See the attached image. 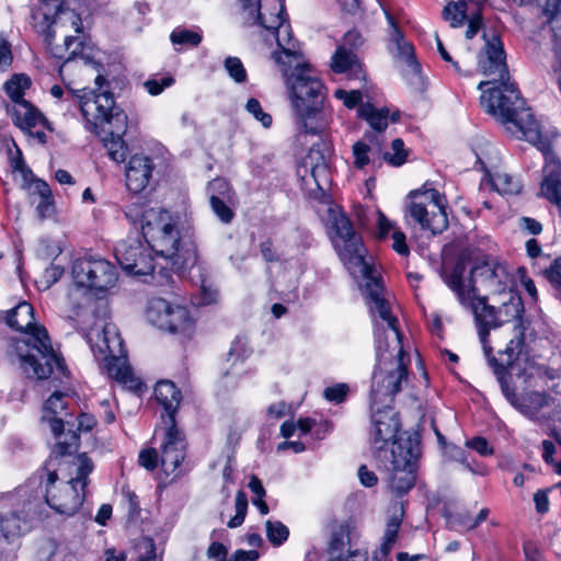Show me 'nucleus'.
<instances>
[{
  "label": "nucleus",
  "instance_id": "1",
  "mask_svg": "<svg viewBox=\"0 0 561 561\" xmlns=\"http://www.w3.org/2000/svg\"><path fill=\"white\" fill-rule=\"evenodd\" d=\"M273 59L282 67L286 78L298 138L302 135H322L330 125V115L324 107L327 89L321 79L310 65L302 62L299 47L296 58L275 51Z\"/></svg>",
  "mask_w": 561,
  "mask_h": 561
},
{
  "label": "nucleus",
  "instance_id": "2",
  "mask_svg": "<svg viewBox=\"0 0 561 561\" xmlns=\"http://www.w3.org/2000/svg\"><path fill=\"white\" fill-rule=\"evenodd\" d=\"M7 324L30 334L16 340L13 345L14 354L26 373L32 371L37 379H47L54 369L67 375L64 358L55 353L47 330L35 323L34 309L28 302L23 301L11 309L7 316Z\"/></svg>",
  "mask_w": 561,
  "mask_h": 561
},
{
  "label": "nucleus",
  "instance_id": "3",
  "mask_svg": "<svg viewBox=\"0 0 561 561\" xmlns=\"http://www.w3.org/2000/svg\"><path fill=\"white\" fill-rule=\"evenodd\" d=\"M69 100L79 105L87 129L100 137L108 157L115 162H124L128 153L123 139L127 130V115L116 106L113 94L108 91L71 90Z\"/></svg>",
  "mask_w": 561,
  "mask_h": 561
},
{
  "label": "nucleus",
  "instance_id": "4",
  "mask_svg": "<svg viewBox=\"0 0 561 561\" xmlns=\"http://www.w3.org/2000/svg\"><path fill=\"white\" fill-rule=\"evenodd\" d=\"M370 306L369 312L376 313L387 321L389 328L396 335L397 358L388 360L382 352L380 339L377 345V364L371 377L370 404L389 408L392 405L394 396L401 391L402 383L408 380V365L404 357L408 356L401 344V332L398 325V319L391 312L389 301L379 296V287L370 285Z\"/></svg>",
  "mask_w": 561,
  "mask_h": 561
},
{
  "label": "nucleus",
  "instance_id": "5",
  "mask_svg": "<svg viewBox=\"0 0 561 561\" xmlns=\"http://www.w3.org/2000/svg\"><path fill=\"white\" fill-rule=\"evenodd\" d=\"M480 102L485 112L505 125L512 124L515 131L520 133L528 142L543 146L539 123L534 118L530 108L525 107L524 99L510 79L500 80L484 90Z\"/></svg>",
  "mask_w": 561,
  "mask_h": 561
},
{
  "label": "nucleus",
  "instance_id": "6",
  "mask_svg": "<svg viewBox=\"0 0 561 561\" xmlns=\"http://www.w3.org/2000/svg\"><path fill=\"white\" fill-rule=\"evenodd\" d=\"M328 233L332 241L334 250L337 252L341 261L351 274H359L366 280L365 298L367 306H370V285L379 287V296L385 297L381 278L376 275V271L365 261V248L360 236L354 230V227L345 213L330 208L328 211Z\"/></svg>",
  "mask_w": 561,
  "mask_h": 561
},
{
  "label": "nucleus",
  "instance_id": "7",
  "mask_svg": "<svg viewBox=\"0 0 561 561\" xmlns=\"http://www.w3.org/2000/svg\"><path fill=\"white\" fill-rule=\"evenodd\" d=\"M49 463L50 461L45 465L41 472V486L44 489L45 502L56 513L72 516L84 501L93 462L87 454L78 455L75 459L76 477L65 483H58V474L56 470L48 468Z\"/></svg>",
  "mask_w": 561,
  "mask_h": 561
},
{
  "label": "nucleus",
  "instance_id": "8",
  "mask_svg": "<svg viewBox=\"0 0 561 561\" xmlns=\"http://www.w3.org/2000/svg\"><path fill=\"white\" fill-rule=\"evenodd\" d=\"M421 456L420 442L409 436L393 444L389 457L378 460L379 468L387 472L390 489L397 496L408 493L415 484L416 466Z\"/></svg>",
  "mask_w": 561,
  "mask_h": 561
},
{
  "label": "nucleus",
  "instance_id": "9",
  "mask_svg": "<svg viewBox=\"0 0 561 561\" xmlns=\"http://www.w3.org/2000/svg\"><path fill=\"white\" fill-rule=\"evenodd\" d=\"M96 346L103 355V369L108 377L118 381L134 392L141 391L144 383L134 376L124 351V342L112 323L102 325L101 334L98 333Z\"/></svg>",
  "mask_w": 561,
  "mask_h": 561
},
{
  "label": "nucleus",
  "instance_id": "10",
  "mask_svg": "<svg viewBox=\"0 0 561 561\" xmlns=\"http://www.w3.org/2000/svg\"><path fill=\"white\" fill-rule=\"evenodd\" d=\"M465 263L458 262L450 272L444 271L442 276L446 285L457 295L459 302L470 307L478 332L485 331L490 333L491 330L501 327L497 308L488 305L486 297H479L477 295L478 288H474L473 285L469 289L465 288Z\"/></svg>",
  "mask_w": 561,
  "mask_h": 561
},
{
  "label": "nucleus",
  "instance_id": "11",
  "mask_svg": "<svg viewBox=\"0 0 561 561\" xmlns=\"http://www.w3.org/2000/svg\"><path fill=\"white\" fill-rule=\"evenodd\" d=\"M409 197L411 203L408 214L423 230L437 234L448 228L445 196L436 188L424 185L421 190L410 192Z\"/></svg>",
  "mask_w": 561,
  "mask_h": 561
},
{
  "label": "nucleus",
  "instance_id": "12",
  "mask_svg": "<svg viewBox=\"0 0 561 561\" xmlns=\"http://www.w3.org/2000/svg\"><path fill=\"white\" fill-rule=\"evenodd\" d=\"M250 15L254 16L262 27L271 32L276 38L277 46L285 57H297L299 44L291 38L290 25L284 18L285 7L283 0H254L252 7L248 8Z\"/></svg>",
  "mask_w": 561,
  "mask_h": 561
},
{
  "label": "nucleus",
  "instance_id": "13",
  "mask_svg": "<svg viewBox=\"0 0 561 561\" xmlns=\"http://www.w3.org/2000/svg\"><path fill=\"white\" fill-rule=\"evenodd\" d=\"M150 251L170 261L172 268L182 271L197 261V252L193 242L181 244L180 233L175 222L168 229L150 233L146 240Z\"/></svg>",
  "mask_w": 561,
  "mask_h": 561
},
{
  "label": "nucleus",
  "instance_id": "14",
  "mask_svg": "<svg viewBox=\"0 0 561 561\" xmlns=\"http://www.w3.org/2000/svg\"><path fill=\"white\" fill-rule=\"evenodd\" d=\"M75 283L91 290L106 291L117 280L116 267L100 256H83L77 259L71 270Z\"/></svg>",
  "mask_w": 561,
  "mask_h": 561
},
{
  "label": "nucleus",
  "instance_id": "15",
  "mask_svg": "<svg viewBox=\"0 0 561 561\" xmlns=\"http://www.w3.org/2000/svg\"><path fill=\"white\" fill-rule=\"evenodd\" d=\"M371 410V430H370V449L377 460L387 459L388 446L400 439H407V437L400 436L397 438V434L400 430V421L398 414L393 411L392 407L382 408V405L370 404Z\"/></svg>",
  "mask_w": 561,
  "mask_h": 561
},
{
  "label": "nucleus",
  "instance_id": "16",
  "mask_svg": "<svg viewBox=\"0 0 561 561\" xmlns=\"http://www.w3.org/2000/svg\"><path fill=\"white\" fill-rule=\"evenodd\" d=\"M485 44L478 55V68L486 77H493L490 81H481L478 89L495 84L500 80H508L510 72L506 64V54L499 35L483 33Z\"/></svg>",
  "mask_w": 561,
  "mask_h": 561
},
{
  "label": "nucleus",
  "instance_id": "17",
  "mask_svg": "<svg viewBox=\"0 0 561 561\" xmlns=\"http://www.w3.org/2000/svg\"><path fill=\"white\" fill-rule=\"evenodd\" d=\"M115 257L122 270L131 275H150L156 267L149 247L136 236L117 243Z\"/></svg>",
  "mask_w": 561,
  "mask_h": 561
},
{
  "label": "nucleus",
  "instance_id": "18",
  "mask_svg": "<svg viewBox=\"0 0 561 561\" xmlns=\"http://www.w3.org/2000/svg\"><path fill=\"white\" fill-rule=\"evenodd\" d=\"M508 282L510 274L505 265L494 259H484L476 262L465 288L469 289L471 285L477 288L476 284L480 283L484 290L501 295L506 291Z\"/></svg>",
  "mask_w": 561,
  "mask_h": 561
},
{
  "label": "nucleus",
  "instance_id": "19",
  "mask_svg": "<svg viewBox=\"0 0 561 561\" xmlns=\"http://www.w3.org/2000/svg\"><path fill=\"white\" fill-rule=\"evenodd\" d=\"M364 42L365 39L358 31H348L343 37V44L337 47L332 57V70L336 73H346L351 79H364L362 64L353 53L362 47Z\"/></svg>",
  "mask_w": 561,
  "mask_h": 561
},
{
  "label": "nucleus",
  "instance_id": "20",
  "mask_svg": "<svg viewBox=\"0 0 561 561\" xmlns=\"http://www.w3.org/2000/svg\"><path fill=\"white\" fill-rule=\"evenodd\" d=\"M495 375L504 397L515 409L527 417L537 420L538 413L543 408L550 405L551 397L547 392L530 391L518 397L511 387L508 378L505 377L497 367H495Z\"/></svg>",
  "mask_w": 561,
  "mask_h": 561
},
{
  "label": "nucleus",
  "instance_id": "21",
  "mask_svg": "<svg viewBox=\"0 0 561 561\" xmlns=\"http://www.w3.org/2000/svg\"><path fill=\"white\" fill-rule=\"evenodd\" d=\"M164 440L161 446V467L167 474L174 473L185 459L186 440L178 424L163 425Z\"/></svg>",
  "mask_w": 561,
  "mask_h": 561
},
{
  "label": "nucleus",
  "instance_id": "22",
  "mask_svg": "<svg viewBox=\"0 0 561 561\" xmlns=\"http://www.w3.org/2000/svg\"><path fill=\"white\" fill-rule=\"evenodd\" d=\"M153 171L152 160L144 154L133 156L126 167L125 182L129 192L138 194L149 184Z\"/></svg>",
  "mask_w": 561,
  "mask_h": 561
},
{
  "label": "nucleus",
  "instance_id": "23",
  "mask_svg": "<svg viewBox=\"0 0 561 561\" xmlns=\"http://www.w3.org/2000/svg\"><path fill=\"white\" fill-rule=\"evenodd\" d=\"M53 33L49 30L46 35L47 45L50 47V51L54 57L58 59H65V64L70 61L81 62L83 66L91 65L98 72L102 65L93 61L88 56L81 54L83 43L79 37L66 35L62 46H51Z\"/></svg>",
  "mask_w": 561,
  "mask_h": 561
},
{
  "label": "nucleus",
  "instance_id": "24",
  "mask_svg": "<svg viewBox=\"0 0 561 561\" xmlns=\"http://www.w3.org/2000/svg\"><path fill=\"white\" fill-rule=\"evenodd\" d=\"M157 402L162 407L164 413L161 415L163 425L176 424V413L180 407L182 394L175 385L170 380H161L154 387Z\"/></svg>",
  "mask_w": 561,
  "mask_h": 561
},
{
  "label": "nucleus",
  "instance_id": "25",
  "mask_svg": "<svg viewBox=\"0 0 561 561\" xmlns=\"http://www.w3.org/2000/svg\"><path fill=\"white\" fill-rule=\"evenodd\" d=\"M382 154V139L379 136L366 133L362 140L353 145L354 165L363 169Z\"/></svg>",
  "mask_w": 561,
  "mask_h": 561
},
{
  "label": "nucleus",
  "instance_id": "26",
  "mask_svg": "<svg viewBox=\"0 0 561 561\" xmlns=\"http://www.w3.org/2000/svg\"><path fill=\"white\" fill-rule=\"evenodd\" d=\"M540 195L559 207L561 213V162L551 160L543 168Z\"/></svg>",
  "mask_w": 561,
  "mask_h": 561
},
{
  "label": "nucleus",
  "instance_id": "27",
  "mask_svg": "<svg viewBox=\"0 0 561 561\" xmlns=\"http://www.w3.org/2000/svg\"><path fill=\"white\" fill-rule=\"evenodd\" d=\"M141 231L144 238H150V233H157L168 229L174 224L170 213L163 208H149L141 215Z\"/></svg>",
  "mask_w": 561,
  "mask_h": 561
},
{
  "label": "nucleus",
  "instance_id": "28",
  "mask_svg": "<svg viewBox=\"0 0 561 561\" xmlns=\"http://www.w3.org/2000/svg\"><path fill=\"white\" fill-rule=\"evenodd\" d=\"M388 22L391 26L390 38L396 44L397 53L394 57L401 64L410 62V66L417 67V59L415 57L414 47L412 44L404 39V36L394 22V19L390 13H387Z\"/></svg>",
  "mask_w": 561,
  "mask_h": 561
},
{
  "label": "nucleus",
  "instance_id": "29",
  "mask_svg": "<svg viewBox=\"0 0 561 561\" xmlns=\"http://www.w3.org/2000/svg\"><path fill=\"white\" fill-rule=\"evenodd\" d=\"M503 296L504 299L497 308L501 325L511 321H515V324H518L519 320H524V302L520 296L512 290L503 293Z\"/></svg>",
  "mask_w": 561,
  "mask_h": 561
},
{
  "label": "nucleus",
  "instance_id": "30",
  "mask_svg": "<svg viewBox=\"0 0 561 561\" xmlns=\"http://www.w3.org/2000/svg\"><path fill=\"white\" fill-rule=\"evenodd\" d=\"M374 321H375V337H376V346L378 345V340L380 337L382 352L385 356L388 357V360L397 358V350L396 347V335L394 332L389 328L387 321L382 320L378 313L375 316L370 312Z\"/></svg>",
  "mask_w": 561,
  "mask_h": 561
},
{
  "label": "nucleus",
  "instance_id": "31",
  "mask_svg": "<svg viewBox=\"0 0 561 561\" xmlns=\"http://www.w3.org/2000/svg\"><path fill=\"white\" fill-rule=\"evenodd\" d=\"M529 325L528 321L519 320L518 324L514 325L515 336L510 341L504 350V354L507 356L506 365L513 370L514 362L522 354L525 346V331Z\"/></svg>",
  "mask_w": 561,
  "mask_h": 561
},
{
  "label": "nucleus",
  "instance_id": "32",
  "mask_svg": "<svg viewBox=\"0 0 561 561\" xmlns=\"http://www.w3.org/2000/svg\"><path fill=\"white\" fill-rule=\"evenodd\" d=\"M192 327V319L190 317L188 310L182 306H173L170 304V312L168 317L167 325L163 327V330L170 331L173 333L184 332Z\"/></svg>",
  "mask_w": 561,
  "mask_h": 561
},
{
  "label": "nucleus",
  "instance_id": "33",
  "mask_svg": "<svg viewBox=\"0 0 561 561\" xmlns=\"http://www.w3.org/2000/svg\"><path fill=\"white\" fill-rule=\"evenodd\" d=\"M170 302L163 298H154L150 300L147 307L146 317L152 325L163 330L168 322Z\"/></svg>",
  "mask_w": 561,
  "mask_h": 561
},
{
  "label": "nucleus",
  "instance_id": "34",
  "mask_svg": "<svg viewBox=\"0 0 561 561\" xmlns=\"http://www.w3.org/2000/svg\"><path fill=\"white\" fill-rule=\"evenodd\" d=\"M358 114L362 118L368 122L373 129L376 131H383L388 127V114L387 108H376L371 104H363L358 108Z\"/></svg>",
  "mask_w": 561,
  "mask_h": 561
},
{
  "label": "nucleus",
  "instance_id": "35",
  "mask_svg": "<svg viewBox=\"0 0 561 561\" xmlns=\"http://www.w3.org/2000/svg\"><path fill=\"white\" fill-rule=\"evenodd\" d=\"M490 183L502 195H516L522 191L520 181L506 172H495L490 176Z\"/></svg>",
  "mask_w": 561,
  "mask_h": 561
},
{
  "label": "nucleus",
  "instance_id": "36",
  "mask_svg": "<svg viewBox=\"0 0 561 561\" xmlns=\"http://www.w3.org/2000/svg\"><path fill=\"white\" fill-rule=\"evenodd\" d=\"M469 0L448 1L443 9V18L449 22L451 27H459L467 20Z\"/></svg>",
  "mask_w": 561,
  "mask_h": 561
},
{
  "label": "nucleus",
  "instance_id": "37",
  "mask_svg": "<svg viewBox=\"0 0 561 561\" xmlns=\"http://www.w3.org/2000/svg\"><path fill=\"white\" fill-rule=\"evenodd\" d=\"M20 108L15 110L16 124L21 128H32L45 121L43 114L37 111L30 102L23 101Z\"/></svg>",
  "mask_w": 561,
  "mask_h": 561
},
{
  "label": "nucleus",
  "instance_id": "38",
  "mask_svg": "<svg viewBox=\"0 0 561 561\" xmlns=\"http://www.w3.org/2000/svg\"><path fill=\"white\" fill-rule=\"evenodd\" d=\"M53 449V455L64 457L76 453L80 446V436L77 432L69 430L64 433Z\"/></svg>",
  "mask_w": 561,
  "mask_h": 561
},
{
  "label": "nucleus",
  "instance_id": "39",
  "mask_svg": "<svg viewBox=\"0 0 561 561\" xmlns=\"http://www.w3.org/2000/svg\"><path fill=\"white\" fill-rule=\"evenodd\" d=\"M31 85V80L24 75H14L5 83V92L8 96L18 105H21L23 101V94L26 89Z\"/></svg>",
  "mask_w": 561,
  "mask_h": 561
},
{
  "label": "nucleus",
  "instance_id": "40",
  "mask_svg": "<svg viewBox=\"0 0 561 561\" xmlns=\"http://www.w3.org/2000/svg\"><path fill=\"white\" fill-rule=\"evenodd\" d=\"M25 522L16 514L10 513L7 516L1 515V536L2 539L10 540L19 537L23 531Z\"/></svg>",
  "mask_w": 561,
  "mask_h": 561
},
{
  "label": "nucleus",
  "instance_id": "41",
  "mask_svg": "<svg viewBox=\"0 0 561 561\" xmlns=\"http://www.w3.org/2000/svg\"><path fill=\"white\" fill-rule=\"evenodd\" d=\"M265 527H266V537L273 546L279 547L288 539L289 529L282 522L266 520Z\"/></svg>",
  "mask_w": 561,
  "mask_h": 561
},
{
  "label": "nucleus",
  "instance_id": "42",
  "mask_svg": "<svg viewBox=\"0 0 561 561\" xmlns=\"http://www.w3.org/2000/svg\"><path fill=\"white\" fill-rule=\"evenodd\" d=\"M350 543V534L347 526L340 525L331 536L329 551L331 557L335 560V557L341 554L342 550L346 545Z\"/></svg>",
  "mask_w": 561,
  "mask_h": 561
},
{
  "label": "nucleus",
  "instance_id": "43",
  "mask_svg": "<svg viewBox=\"0 0 561 561\" xmlns=\"http://www.w3.org/2000/svg\"><path fill=\"white\" fill-rule=\"evenodd\" d=\"M231 201L232 199H218L215 196H209L210 207L222 224H230L234 217V213L229 206Z\"/></svg>",
  "mask_w": 561,
  "mask_h": 561
},
{
  "label": "nucleus",
  "instance_id": "44",
  "mask_svg": "<svg viewBox=\"0 0 561 561\" xmlns=\"http://www.w3.org/2000/svg\"><path fill=\"white\" fill-rule=\"evenodd\" d=\"M236 515L229 519L227 526L237 528L244 522L248 512V497L244 491L240 490L236 494Z\"/></svg>",
  "mask_w": 561,
  "mask_h": 561
},
{
  "label": "nucleus",
  "instance_id": "45",
  "mask_svg": "<svg viewBox=\"0 0 561 561\" xmlns=\"http://www.w3.org/2000/svg\"><path fill=\"white\" fill-rule=\"evenodd\" d=\"M224 67L229 77L236 83H244L248 79L247 70L238 57H227L224 61Z\"/></svg>",
  "mask_w": 561,
  "mask_h": 561
},
{
  "label": "nucleus",
  "instance_id": "46",
  "mask_svg": "<svg viewBox=\"0 0 561 561\" xmlns=\"http://www.w3.org/2000/svg\"><path fill=\"white\" fill-rule=\"evenodd\" d=\"M174 45H187L196 47L202 42V35L191 30H174L170 36Z\"/></svg>",
  "mask_w": 561,
  "mask_h": 561
},
{
  "label": "nucleus",
  "instance_id": "47",
  "mask_svg": "<svg viewBox=\"0 0 561 561\" xmlns=\"http://www.w3.org/2000/svg\"><path fill=\"white\" fill-rule=\"evenodd\" d=\"M208 192L209 196H215L218 199H232L234 196L229 182L222 178H217L209 182Z\"/></svg>",
  "mask_w": 561,
  "mask_h": 561
},
{
  "label": "nucleus",
  "instance_id": "48",
  "mask_svg": "<svg viewBox=\"0 0 561 561\" xmlns=\"http://www.w3.org/2000/svg\"><path fill=\"white\" fill-rule=\"evenodd\" d=\"M67 408L65 401V393L56 391L54 392L44 404V414L46 415H59Z\"/></svg>",
  "mask_w": 561,
  "mask_h": 561
},
{
  "label": "nucleus",
  "instance_id": "49",
  "mask_svg": "<svg viewBox=\"0 0 561 561\" xmlns=\"http://www.w3.org/2000/svg\"><path fill=\"white\" fill-rule=\"evenodd\" d=\"M391 148L394 153L390 154L389 152H385L381 154L383 159L394 167L403 164L407 160L403 140L400 138L394 139L391 144Z\"/></svg>",
  "mask_w": 561,
  "mask_h": 561
},
{
  "label": "nucleus",
  "instance_id": "50",
  "mask_svg": "<svg viewBox=\"0 0 561 561\" xmlns=\"http://www.w3.org/2000/svg\"><path fill=\"white\" fill-rule=\"evenodd\" d=\"M245 108L262 124L263 127L268 128L272 125V116L263 111L259 100L254 98L249 99L245 104Z\"/></svg>",
  "mask_w": 561,
  "mask_h": 561
},
{
  "label": "nucleus",
  "instance_id": "51",
  "mask_svg": "<svg viewBox=\"0 0 561 561\" xmlns=\"http://www.w3.org/2000/svg\"><path fill=\"white\" fill-rule=\"evenodd\" d=\"M401 67L402 75L409 84L415 89H421L423 87V78L420 62L417 61V67L415 69L414 67L410 66V62H405L404 65L401 64Z\"/></svg>",
  "mask_w": 561,
  "mask_h": 561
},
{
  "label": "nucleus",
  "instance_id": "52",
  "mask_svg": "<svg viewBox=\"0 0 561 561\" xmlns=\"http://www.w3.org/2000/svg\"><path fill=\"white\" fill-rule=\"evenodd\" d=\"M478 333H479V337H480V341H481V344L483 347L484 355L488 358V363H489L490 367L493 368L494 373H495V367H497L502 371V374L505 377H507L506 367L502 364H499L497 359L492 355V346L489 344V340H488L490 333H488L485 331L478 332Z\"/></svg>",
  "mask_w": 561,
  "mask_h": 561
},
{
  "label": "nucleus",
  "instance_id": "53",
  "mask_svg": "<svg viewBox=\"0 0 561 561\" xmlns=\"http://www.w3.org/2000/svg\"><path fill=\"white\" fill-rule=\"evenodd\" d=\"M174 83V79L171 76H165L160 79L152 78L145 81L144 85L148 93L151 95H159L165 88L171 87Z\"/></svg>",
  "mask_w": 561,
  "mask_h": 561
},
{
  "label": "nucleus",
  "instance_id": "54",
  "mask_svg": "<svg viewBox=\"0 0 561 561\" xmlns=\"http://www.w3.org/2000/svg\"><path fill=\"white\" fill-rule=\"evenodd\" d=\"M350 388L346 383H336L332 387H328L323 391V397L334 403H341L346 399Z\"/></svg>",
  "mask_w": 561,
  "mask_h": 561
},
{
  "label": "nucleus",
  "instance_id": "55",
  "mask_svg": "<svg viewBox=\"0 0 561 561\" xmlns=\"http://www.w3.org/2000/svg\"><path fill=\"white\" fill-rule=\"evenodd\" d=\"M334 95L342 100L344 105L348 108H353L362 103L363 95L359 90L345 91L342 89H337L334 92Z\"/></svg>",
  "mask_w": 561,
  "mask_h": 561
},
{
  "label": "nucleus",
  "instance_id": "56",
  "mask_svg": "<svg viewBox=\"0 0 561 561\" xmlns=\"http://www.w3.org/2000/svg\"><path fill=\"white\" fill-rule=\"evenodd\" d=\"M550 27L553 36L554 60L561 54V13L554 14L550 21Z\"/></svg>",
  "mask_w": 561,
  "mask_h": 561
},
{
  "label": "nucleus",
  "instance_id": "57",
  "mask_svg": "<svg viewBox=\"0 0 561 561\" xmlns=\"http://www.w3.org/2000/svg\"><path fill=\"white\" fill-rule=\"evenodd\" d=\"M65 273V268L61 265L51 263L48 267L45 268L43 273V283L45 284V288H49L55 283H57Z\"/></svg>",
  "mask_w": 561,
  "mask_h": 561
},
{
  "label": "nucleus",
  "instance_id": "58",
  "mask_svg": "<svg viewBox=\"0 0 561 561\" xmlns=\"http://www.w3.org/2000/svg\"><path fill=\"white\" fill-rule=\"evenodd\" d=\"M139 465L149 471H153L158 467L159 456L154 448L144 449L139 454Z\"/></svg>",
  "mask_w": 561,
  "mask_h": 561
},
{
  "label": "nucleus",
  "instance_id": "59",
  "mask_svg": "<svg viewBox=\"0 0 561 561\" xmlns=\"http://www.w3.org/2000/svg\"><path fill=\"white\" fill-rule=\"evenodd\" d=\"M543 274L556 288L561 289V256L557 257Z\"/></svg>",
  "mask_w": 561,
  "mask_h": 561
},
{
  "label": "nucleus",
  "instance_id": "60",
  "mask_svg": "<svg viewBox=\"0 0 561 561\" xmlns=\"http://www.w3.org/2000/svg\"><path fill=\"white\" fill-rule=\"evenodd\" d=\"M250 354V350L247 346V342L242 339H236L230 347L228 353V360L233 359V362L240 359L243 360Z\"/></svg>",
  "mask_w": 561,
  "mask_h": 561
},
{
  "label": "nucleus",
  "instance_id": "61",
  "mask_svg": "<svg viewBox=\"0 0 561 561\" xmlns=\"http://www.w3.org/2000/svg\"><path fill=\"white\" fill-rule=\"evenodd\" d=\"M516 273L524 289L531 297V299L536 301L538 298V293L534 280L527 275V270L524 266H520L517 268Z\"/></svg>",
  "mask_w": 561,
  "mask_h": 561
},
{
  "label": "nucleus",
  "instance_id": "62",
  "mask_svg": "<svg viewBox=\"0 0 561 561\" xmlns=\"http://www.w3.org/2000/svg\"><path fill=\"white\" fill-rule=\"evenodd\" d=\"M62 21H70L72 27L77 33L81 32L82 21L78 14L73 11H60L57 13V18L54 20L53 24L58 26Z\"/></svg>",
  "mask_w": 561,
  "mask_h": 561
},
{
  "label": "nucleus",
  "instance_id": "63",
  "mask_svg": "<svg viewBox=\"0 0 561 561\" xmlns=\"http://www.w3.org/2000/svg\"><path fill=\"white\" fill-rule=\"evenodd\" d=\"M36 214L41 220L50 218L55 214L53 197L39 198V202L36 205Z\"/></svg>",
  "mask_w": 561,
  "mask_h": 561
},
{
  "label": "nucleus",
  "instance_id": "64",
  "mask_svg": "<svg viewBox=\"0 0 561 561\" xmlns=\"http://www.w3.org/2000/svg\"><path fill=\"white\" fill-rule=\"evenodd\" d=\"M518 227L529 234L537 236L542 232V225L531 217H520L518 219Z\"/></svg>",
  "mask_w": 561,
  "mask_h": 561
}]
</instances>
